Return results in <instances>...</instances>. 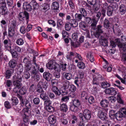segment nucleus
I'll use <instances>...</instances> for the list:
<instances>
[{
  "label": "nucleus",
  "instance_id": "nucleus-1",
  "mask_svg": "<svg viewBox=\"0 0 126 126\" xmlns=\"http://www.w3.org/2000/svg\"><path fill=\"white\" fill-rule=\"evenodd\" d=\"M22 75L21 74L17 73L13 77L14 80L13 82V84L14 86L13 91L15 93H17L19 89L22 86V84L21 82L22 80Z\"/></svg>",
  "mask_w": 126,
  "mask_h": 126
},
{
  "label": "nucleus",
  "instance_id": "nucleus-2",
  "mask_svg": "<svg viewBox=\"0 0 126 126\" xmlns=\"http://www.w3.org/2000/svg\"><path fill=\"white\" fill-rule=\"evenodd\" d=\"M115 117L117 120H119L123 117H126V109L125 108L120 109L118 112L115 114Z\"/></svg>",
  "mask_w": 126,
  "mask_h": 126
},
{
  "label": "nucleus",
  "instance_id": "nucleus-3",
  "mask_svg": "<svg viewBox=\"0 0 126 126\" xmlns=\"http://www.w3.org/2000/svg\"><path fill=\"white\" fill-rule=\"evenodd\" d=\"M23 63H25L24 71H28L31 69L32 65L31 62L26 57L24 58L23 60Z\"/></svg>",
  "mask_w": 126,
  "mask_h": 126
},
{
  "label": "nucleus",
  "instance_id": "nucleus-4",
  "mask_svg": "<svg viewBox=\"0 0 126 126\" xmlns=\"http://www.w3.org/2000/svg\"><path fill=\"white\" fill-rule=\"evenodd\" d=\"M103 31V26L100 25H98L96 29V32L95 34V37L96 38H98L100 34L102 33Z\"/></svg>",
  "mask_w": 126,
  "mask_h": 126
},
{
  "label": "nucleus",
  "instance_id": "nucleus-5",
  "mask_svg": "<svg viewBox=\"0 0 126 126\" xmlns=\"http://www.w3.org/2000/svg\"><path fill=\"white\" fill-rule=\"evenodd\" d=\"M25 17H26V19H28L29 18V14L26 12H20L18 16L19 20L21 21L23 20Z\"/></svg>",
  "mask_w": 126,
  "mask_h": 126
},
{
  "label": "nucleus",
  "instance_id": "nucleus-6",
  "mask_svg": "<svg viewBox=\"0 0 126 126\" xmlns=\"http://www.w3.org/2000/svg\"><path fill=\"white\" fill-rule=\"evenodd\" d=\"M105 93L106 94H110L115 95L117 94L118 91L116 89L113 88H109L105 89Z\"/></svg>",
  "mask_w": 126,
  "mask_h": 126
},
{
  "label": "nucleus",
  "instance_id": "nucleus-7",
  "mask_svg": "<svg viewBox=\"0 0 126 126\" xmlns=\"http://www.w3.org/2000/svg\"><path fill=\"white\" fill-rule=\"evenodd\" d=\"M118 12L119 14L122 15H124L126 12V6L124 4H121L119 5Z\"/></svg>",
  "mask_w": 126,
  "mask_h": 126
},
{
  "label": "nucleus",
  "instance_id": "nucleus-8",
  "mask_svg": "<svg viewBox=\"0 0 126 126\" xmlns=\"http://www.w3.org/2000/svg\"><path fill=\"white\" fill-rule=\"evenodd\" d=\"M97 116L102 120H106L107 118L106 114L104 112H103L100 109L98 110Z\"/></svg>",
  "mask_w": 126,
  "mask_h": 126
},
{
  "label": "nucleus",
  "instance_id": "nucleus-9",
  "mask_svg": "<svg viewBox=\"0 0 126 126\" xmlns=\"http://www.w3.org/2000/svg\"><path fill=\"white\" fill-rule=\"evenodd\" d=\"M83 117L85 120H89L91 117V114L90 111L87 109L85 110L83 112Z\"/></svg>",
  "mask_w": 126,
  "mask_h": 126
},
{
  "label": "nucleus",
  "instance_id": "nucleus-10",
  "mask_svg": "<svg viewBox=\"0 0 126 126\" xmlns=\"http://www.w3.org/2000/svg\"><path fill=\"white\" fill-rule=\"evenodd\" d=\"M75 52H70L67 55L66 57L68 61H71L73 60L75 57Z\"/></svg>",
  "mask_w": 126,
  "mask_h": 126
},
{
  "label": "nucleus",
  "instance_id": "nucleus-11",
  "mask_svg": "<svg viewBox=\"0 0 126 126\" xmlns=\"http://www.w3.org/2000/svg\"><path fill=\"white\" fill-rule=\"evenodd\" d=\"M56 64L54 62L50 60L46 64V66L49 69H52L55 67Z\"/></svg>",
  "mask_w": 126,
  "mask_h": 126
},
{
  "label": "nucleus",
  "instance_id": "nucleus-12",
  "mask_svg": "<svg viewBox=\"0 0 126 126\" xmlns=\"http://www.w3.org/2000/svg\"><path fill=\"white\" fill-rule=\"evenodd\" d=\"M48 119L49 123L52 125L54 124L56 122V117L53 115H51L49 116L48 117Z\"/></svg>",
  "mask_w": 126,
  "mask_h": 126
},
{
  "label": "nucleus",
  "instance_id": "nucleus-13",
  "mask_svg": "<svg viewBox=\"0 0 126 126\" xmlns=\"http://www.w3.org/2000/svg\"><path fill=\"white\" fill-rule=\"evenodd\" d=\"M52 90L56 95L59 96L61 94V91H59L58 88L56 86H53Z\"/></svg>",
  "mask_w": 126,
  "mask_h": 126
},
{
  "label": "nucleus",
  "instance_id": "nucleus-14",
  "mask_svg": "<svg viewBox=\"0 0 126 126\" xmlns=\"http://www.w3.org/2000/svg\"><path fill=\"white\" fill-rule=\"evenodd\" d=\"M69 22L71 26L73 27H76L78 25V22L74 19L70 20Z\"/></svg>",
  "mask_w": 126,
  "mask_h": 126
},
{
  "label": "nucleus",
  "instance_id": "nucleus-15",
  "mask_svg": "<svg viewBox=\"0 0 126 126\" xmlns=\"http://www.w3.org/2000/svg\"><path fill=\"white\" fill-rule=\"evenodd\" d=\"M23 7L24 9L28 11H31L32 10L31 4L30 3H25L23 4Z\"/></svg>",
  "mask_w": 126,
  "mask_h": 126
},
{
  "label": "nucleus",
  "instance_id": "nucleus-16",
  "mask_svg": "<svg viewBox=\"0 0 126 126\" xmlns=\"http://www.w3.org/2000/svg\"><path fill=\"white\" fill-rule=\"evenodd\" d=\"M60 110L63 112H66L68 110V107L65 104H60Z\"/></svg>",
  "mask_w": 126,
  "mask_h": 126
},
{
  "label": "nucleus",
  "instance_id": "nucleus-17",
  "mask_svg": "<svg viewBox=\"0 0 126 126\" xmlns=\"http://www.w3.org/2000/svg\"><path fill=\"white\" fill-rule=\"evenodd\" d=\"M13 69H10L6 71L5 73V77L6 79H8L10 78L11 74L14 72Z\"/></svg>",
  "mask_w": 126,
  "mask_h": 126
},
{
  "label": "nucleus",
  "instance_id": "nucleus-18",
  "mask_svg": "<svg viewBox=\"0 0 126 126\" xmlns=\"http://www.w3.org/2000/svg\"><path fill=\"white\" fill-rule=\"evenodd\" d=\"M57 28L59 29L60 28H62L64 25L63 20L59 19H58L57 22Z\"/></svg>",
  "mask_w": 126,
  "mask_h": 126
},
{
  "label": "nucleus",
  "instance_id": "nucleus-19",
  "mask_svg": "<svg viewBox=\"0 0 126 126\" xmlns=\"http://www.w3.org/2000/svg\"><path fill=\"white\" fill-rule=\"evenodd\" d=\"M43 76L44 78L47 81H49L51 78V75L48 72H44L43 74Z\"/></svg>",
  "mask_w": 126,
  "mask_h": 126
},
{
  "label": "nucleus",
  "instance_id": "nucleus-20",
  "mask_svg": "<svg viewBox=\"0 0 126 126\" xmlns=\"http://www.w3.org/2000/svg\"><path fill=\"white\" fill-rule=\"evenodd\" d=\"M41 82H39L37 85V91L39 93H44V91L42 88L41 86L42 83Z\"/></svg>",
  "mask_w": 126,
  "mask_h": 126
},
{
  "label": "nucleus",
  "instance_id": "nucleus-21",
  "mask_svg": "<svg viewBox=\"0 0 126 126\" xmlns=\"http://www.w3.org/2000/svg\"><path fill=\"white\" fill-rule=\"evenodd\" d=\"M75 19L78 21H82L83 18V16L81 14L76 13L75 15Z\"/></svg>",
  "mask_w": 126,
  "mask_h": 126
},
{
  "label": "nucleus",
  "instance_id": "nucleus-22",
  "mask_svg": "<svg viewBox=\"0 0 126 126\" xmlns=\"http://www.w3.org/2000/svg\"><path fill=\"white\" fill-rule=\"evenodd\" d=\"M112 3L109 5V6L114 11L117 10L118 8V5L116 2H113Z\"/></svg>",
  "mask_w": 126,
  "mask_h": 126
},
{
  "label": "nucleus",
  "instance_id": "nucleus-23",
  "mask_svg": "<svg viewBox=\"0 0 126 126\" xmlns=\"http://www.w3.org/2000/svg\"><path fill=\"white\" fill-rule=\"evenodd\" d=\"M100 104L102 107H106L108 106L109 102L107 100L104 99L101 101Z\"/></svg>",
  "mask_w": 126,
  "mask_h": 126
},
{
  "label": "nucleus",
  "instance_id": "nucleus-24",
  "mask_svg": "<svg viewBox=\"0 0 126 126\" xmlns=\"http://www.w3.org/2000/svg\"><path fill=\"white\" fill-rule=\"evenodd\" d=\"M79 28L82 30L85 31L86 30H87L86 29L87 26L84 22H80L79 24Z\"/></svg>",
  "mask_w": 126,
  "mask_h": 126
},
{
  "label": "nucleus",
  "instance_id": "nucleus-25",
  "mask_svg": "<svg viewBox=\"0 0 126 126\" xmlns=\"http://www.w3.org/2000/svg\"><path fill=\"white\" fill-rule=\"evenodd\" d=\"M22 112L24 115L27 117L31 115V112L29 109L24 108L22 110Z\"/></svg>",
  "mask_w": 126,
  "mask_h": 126
},
{
  "label": "nucleus",
  "instance_id": "nucleus-26",
  "mask_svg": "<svg viewBox=\"0 0 126 126\" xmlns=\"http://www.w3.org/2000/svg\"><path fill=\"white\" fill-rule=\"evenodd\" d=\"M16 61L13 59L10 61L9 63V65L10 67L13 68L16 66Z\"/></svg>",
  "mask_w": 126,
  "mask_h": 126
},
{
  "label": "nucleus",
  "instance_id": "nucleus-27",
  "mask_svg": "<svg viewBox=\"0 0 126 126\" xmlns=\"http://www.w3.org/2000/svg\"><path fill=\"white\" fill-rule=\"evenodd\" d=\"M52 7L54 10H58L59 7V3L57 2H54L52 3Z\"/></svg>",
  "mask_w": 126,
  "mask_h": 126
},
{
  "label": "nucleus",
  "instance_id": "nucleus-28",
  "mask_svg": "<svg viewBox=\"0 0 126 126\" xmlns=\"http://www.w3.org/2000/svg\"><path fill=\"white\" fill-rule=\"evenodd\" d=\"M72 103L73 106L78 107L81 105L80 101L77 99H74Z\"/></svg>",
  "mask_w": 126,
  "mask_h": 126
},
{
  "label": "nucleus",
  "instance_id": "nucleus-29",
  "mask_svg": "<svg viewBox=\"0 0 126 126\" xmlns=\"http://www.w3.org/2000/svg\"><path fill=\"white\" fill-rule=\"evenodd\" d=\"M63 75L66 79L69 80L72 78V75L70 73H63Z\"/></svg>",
  "mask_w": 126,
  "mask_h": 126
},
{
  "label": "nucleus",
  "instance_id": "nucleus-30",
  "mask_svg": "<svg viewBox=\"0 0 126 126\" xmlns=\"http://www.w3.org/2000/svg\"><path fill=\"white\" fill-rule=\"evenodd\" d=\"M42 9L44 11L48 10L50 8V5L49 4L47 3H44L42 5Z\"/></svg>",
  "mask_w": 126,
  "mask_h": 126
},
{
  "label": "nucleus",
  "instance_id": "nucleus-31",
  "mask_svg": "<svg viewBox=\"0 0 126 126\" xmlns=\"http://www.w3.org/2000/svg\"><path fill=\"white\" fill-rule=\"evenodd\" d=\"M111 24L110 22L107 19H105L104 22V26L107 29H108L110 27V25Z\"/></svg>",
  "mask_w": 126,
  "mask_h": 126
},
{
  "label": "nucleus",
  "instance_id": "nucleus-32",
  "mask_svg": "<svg viewBox=\"0 0 126 126\" xmlns=\"http://www.w3.org/2000/svg\"><path fill=\"white\" fill-rule=\"evenodd\" d=\"M110 86V83L106 81L103 82L101 83V86L102 88H106L109 87Z\"/></svg>",
  "mask_w": 126,
  "mask_h": 126
},
{
  "label": "nucleus",
  "instance_id": "nucleus-33",
  "mask_svg": "<svg viewBox=\"0 0 126 126\" xmlns=\"http://www.w3.org/2000/svg\"><path fill=\"white\" fill-rule=\"evenodd\" d=\"M117 102L118 103L121 104H124V101L121 98V94L119 93L117 94Z\"/></svg>",
  "mask_w": 126,
  "mask_h": 126
},
{
  "label": "nucleus",
  "instance_id": "nucleus-34",
  "mask_svg": "<svg viewBox=\"0 0 126 126\" xmlns=\"http://www.w3.org/2000/svg\"><path fill=\"white\" fill-rule=\"evenodd\" d=\"M0 9L2 15H4L7 14L8 10L6 6L0 7Z\"/></svg>",
  "mask_w": 126,
  "mask_h": 126
},
{
  "label": "nucleus",
  "instance_id": "nucleus-35",
  "mask_svg": "<svg viewBox=\"0 0 126 126\" xmlns=\"http://www.w3.org/2000/svg\"><path fill=\"white\" fill-rule=\"evenodd\" d=\"M15 34V31L14 29L12 27H10L8 29L9 35L10 37L13 36Z\"/></svg>",
  "mask_w": 126,
  "mask_h": 126
},
{
  "label": "nucleus",
  "instance_id": "nucleus-36",
  "mask_svg": "<svg viewBox=\"0 0 126 126\" xmlns=\"http://www.w3.org/2000/svg\"><path fill=\"white\" fill-rule=\"evenodd\" d=\"M113 31H116L119 33L121 32V30L119 27V26L117 24L114 25L113 27Z\"/></svg>",
  "mask_w": 126,
  "mask_h": 126
},
{
  "label": "nucleus",
  "instance_id": "nucleus-37",
  "mask_svg": "<svg viewBox=\"0 0 126 126\" xmlns=\"http://www.w3.org/2000/svg\"><path fill=\"white\" fill-rule=\"evenodd\" d=\"M30 4L33 6L34 9L37 8L38 6V4L35 0H32L30 2Z\"/></svg>",
  "mask_w": 126,
  "mask_h": 126
},
{
  "label": "nucleus",
  "instance_id": "nucleus-38",
  "mask_svg": "<svg viewBox=\"0 0 126 126\" xmlns=\"http://www.w3.org/2000/svg\"><path fill=\"white\" fill-rule=\"evenodd\" d=\"M114 11L112 9L111 7H109L107 9V15L109 16H110L112 15L113 13V12Z\"/></svg>",
  "mask_w": 126,
  "mask_h": 126
},
{
  "label": "nucleus",
  "instance_id": "nucleus-39",
  "mask_svg": "<svg viewBox=\"0 0 126 126\" xmlns=\"http://www.w3.org/2000/svg\"><path fill=\"white\" fill-rule=\"evenodd\" d=\"M70 109L71 111L75 112H76L79 111V109L78 107L74 106H72L70 107Z\"/></svg>",
  "mask_w": 126,
  "mask_h": 126
},
{
  "label": "nucleus",
  "instance_id": "nucleus-40",
  "mask_svg": "<svg viewBox=\"0 0 126 126\" xmlns=\"http://www.w3.org/2000/svg\"><path fill=\"white\" fill-rule=\"evenodd\" d=\"M77 66L79 68L83 69L85 67V65L83 62H79L77 64Z\"/></svg>",
  "mask_w": 126,
  "mask_h": 126
},
{
  "label": "nucleus",
  "instance_id": "nucleus-41",
  "mask_svg": "<svg viewBox=\"0 0 126 126\" xmlns=\"http://www.w3.org/2000/svg\"><path fill=\"white\" fill-rule=\"evenodd\" d=\"M27 90L25 87H23L19 91V94L21 95H24L26 94L27 92Z\"/></svg>",
  "mask_w": 126,
  "mask_h": 126
},
{
  "label": "nucleus",
  "instance_id": "nucleus-42",
  "mask_svg": "<svg viewBox=\"0 0 126 126\" xmlns=\"http://www.w3.org/2000/svg\"><path fill=\"white\" fill-rule=\"evenodd\" d=\"M23 70V67L22 65L20 64L18 66L17 73L21 74Z\"/></svg>",
  "mask_w": 126,
  "mask_h": 126
},
{
  "label": "nucleus",
  "instance_id": "nucleus-43",
  "mask_svg": "<svg viewBox=\"0 0 126 126\" xmlns=\"http://www.w3.org/2000/svg\"><path fill=\"white\" fill-rule=\"evenodd\" d=\"M115 42L119 48H122L123 47V44L121 43L120 40L118 39H117L115 40Z\"/></svg>",
  "mask_w": 126,
  "mask_h": 126
},
{
  "label": "nucleus",
  "instance_id": "nucleus-44",
  "mask_svg": "<svg viewBox=\"0 0 126 126\" xmlns=\"http://www.w3.org/2000/svg\"><path fill=\"white\" fill-rule=\"evenodd\" d=\"M11 100L13 104L14 105H16L18 103V100L16 97H13L11 98Z\"/></svg>",
  "mask_w": 126,
  "mask_h": 126
},
{
  "label": "nucleus",
  "instance_id": "nucleus-45",
  "mask_svg": "<svg viewBox=\"0 0 126 126\" xmlns=\"http://www.w3.org/2000/svg\"><path fill=\"white\" fill-rule=\"evenodd\" d=\"M92 22L91 26L94 29L96 26L97 22L95 19H93Z\"/></svg>",
  "mask_w": 126,
  "mask_h": 126
},
{
  "label": "nucleus",
  "instance_id": "nucleus-46",
  "mask_svg": "<svg viewBox=\"0 0 126 126\" xmlns=\"http://www.w3.org/2000/svg\"><path fill=\"white\" fill-rule=\"evenodd\" d=\"M10 52L12 55V57L14 58H17L18 56V54L16 51L13 50H11Z\"/></svg>",
  "mask_w": 126,
  "mask_h": 126
},
{
  "label": "nucleus",
  "instance_id": "nucleus-47",
  "mask_svg": "<svg viewBox=\"0 0 126 126\" xmlns=\"http://www.w3.org/2000/svg\"><path fill=\"white\" fill-rule=\"evenodd\" d=\"M47 94L49 97L51 99H55V96L54 94L52 92L49 91H47Z\"/></svg>",
  "mask_w": 126,
  "mask_h": 126
},
{
  "label": "nucleus",
  "instance_id": "nucleus-48",
  "mask_svg": "<svg viewBox=\"0 0 126 126\" xmlns=\"http://www.w3.org/2000/svg\"><path fill=\"white\" fill-rule=\"evenodd\" d=\"M69 90L72 92H74L76 90V88L73 85H70Z\"/></svg>",
  "mask_w": 126,
  "mask_h": 126
},
{
  "label": "nucleus",
  "instance_id": "nucleus-49",
  "mask_svg": "<svg viewBox=\"0 0 126 126\" xmlns=\"http://www.w3.org/2000/svg\"><path fill=\"white\" fill-rule=\"evenodd\" d=\"M79 43L78 41H75V42L71 41V45L74 47H78L79 45Z\"/></svg>",
  "mask_w": 126,
  "mask_h": 126
},
{
  "label": "nucleus",
  "instance_id": "nucleus-50",
  "mask_svg": "<svg viewBox=\"0 0 126 126\" xmlns=\"http://www.w3.org/2000/svg\"><path fill=\"white\" fill-rule=\"evenodd\" d=\"M79 11L81 14L83 16V17H85V16L86 13V12L85 9L83 8H80Z\"/></svg>",
  "mask_w": 126,
  "mask_h": 126
},
{
  "label": "nucleus",
  "instance_id": "nucleus-51",
  "mask_svg": "<svg viewBox=\"0 0 126 126\" xmlns=\"http://www.w3.org/2000/svg\"><path fill=\"white\" fill-rule=\"evenodd\" d=\"M68 3L71 9L73 10L75 9V6L72 0H69L68 1Z\"/></svg>",
  "mask_w": 126,
  "mask_h": 126
},
{
  "label": "nucleus",
  "instance_id": "nucleus-52",
  "mask_svg": "<svg viewBox=\"0 0 126 126\" xmlns=\"http://www.w3.org/2000/svg\"><path fill=\"white\" fill-rule=\"evenodd\" d=\"M16 43L18 45H22L24 43V41L22 39H18L17 40Z\"/></svg>",
  "mask_w": 126,
  "mask_h": 126
},
{
  "label": "nucleus",
  "instance_id": "nucleus-53",
  "mask_svg": "<svg viewBox=\"0 0 126 126\" xmlns=\"http://www.w3.org/2000/svg\"><path fill=\"white\" fill-rule=\"evenodd\" d=\"M36 86L33 84H32L30 87L29 91V92L32 93L34 92L35 90Z\"/></svg>",
  "mask_w": 126,
  "mask_h": 126
},
{
  "label": "nucleus",
  "instance_id": "nucleus-54",
  "mask_svg": "<svg viewBox=\"0 0 126 126\" xmlns=\"http://www.w3.org/2000/svg\"><path fill=\"white\" fill-rule=\"evenodd\" d=\"M51 104V102L49 98H48L45 100L44 102L45 105L46 106H47Z\"/></svg>",
  "mask_w": 126,
  "mask_h": 126
},
{
  "label": "nucleus",
  "instance_id": "nucleus-55",
  "mask_svg": "<svg viewBox=\"0 0 126 126\" xmlns=\"http://www.w3.org/2000/svg\"><path fill=\"white\" fill-rule=\"evenodd\" d=\"M88 3L91 5H94L96 4V0H87Z\"/></svg>",
  "mask_w": 126,
  "mask_h": 126
},
{
  "label": "nucleus",
  "instance_id": "nucleus-56",
  "mask_svg": "<svg viewBox=\"0 0 126 126\" xmlns=\"http://www.w3.org/2000/svg\"><path fill=\"white\" fill-rule=\"evenodd\" d=\"M39 82H41L42 83L41 86L43 88H46L47 87L48 84L46 81H41Z\"/></svg>",
  "mask_w": 126,
  "mask_h": 126
},
{
  "label": "nucleus",
  "instance_id": "nucleus-57",
  "mask_svg": "<svg viewBox=\"0 0 126 126\" xmlns=\"http://www.w3.org/2000/svg\"><path fill=\"white\" fill-rule=\"evenodd\" d=\"M84 20L85 22L87 23H90L92 22V20L89 17H84Z\"/></svg>",
  "mask_w": 126,
  "mask_h": 126
},
{
  "label": "nucleus",
  "instance_id": "nucleus-58",
  "mask_svg": "<svg viewBox=\"0 0 126 126\" xmlns=\"http://www.w3.org/2000/svg\"><path fill=\"white\" fill-rule=\"evenodd\" d=\"M111 122L110 120H107L104 123L103 125L101 126H111Z\"/></svg>",
  "mask_w": 126,
  "mask_h": 126
},
{
  "label": "nucleus",
  "instance_id": "nucleus-59",
  "mask_svg": "<svg viewBox=\"0 0 126 126\" xmlns=\"http://www.w3.org/2000/svg\"><path fill=\"white\" fill-rule=\"evenodd\" d=\"M40 98L44 100H46L48 98V97L46 95V94L44 93H42L40 94Z\"/></svg>",
  "mask_w": 126,
  "mask_h": 126
},
{
  "label": "nucleus",
  "instance_id": "nucleus-60",
  "mask_svg": "<svg viewBox=\"0 0 126 126\" xmlns=\"http://www.w3.org/2000/svg\"><path fill=\"white\" fill-rule=\"evenodd\" d=\"M20 32L23 34H24L27 32L25 27L23 26L20 27Z\"/></svg>",
  "mask_w": 126,
  "mask_h": 126
},
{
  "label": "nucleus",
  "instance_id": "nucleus-61",
  "mask_svg": "<svg viewBox=\"0 0 126 126\" xmlns=\"http://www.w3.org/2000/svg\"><path fill=\"white\" fill-rule=\"evenodd\" d=\"M115 112L113 110H111L110 111L109 115L111 118H113L114 116L115 117Z\"/></svg>",
  "mask_w": 126,
  "mask_h": 126
},
{
  "label": "nucleus",
  "instance_id": "nucleus-62",
  "mask_svg": "<svg viewBox=\"0 0 126 126\" xmlns=\"http://www.w3.org/2000/svg\"><path fill=\"white\" fill-rule=\"evenodd\" d=\"M94 77L98 81L99 80H102L103 79L102 76L100 74H97L96 76Z\"/></svg>",
  "mask_w": 126,
  "mask_h": 126
},
{
  "label": "nucleus",
  "instance_id": "nucleus-63",
  "mask_svg": "<svg viewBox=\"0 0 126 126\" xmlns=\"http://www.w3.org/2000/svg\"><path fill=\"white\" fill-rule=\"evenodd\" d=\"M109 100L112 103H114L116 100V98L114 96H110L108 97Z\"/></svg>",
  "mask_w": 126,
  "mask_h": 126
},
{
  "label": "nucleus",
  "instance_id": "nucleus-64",
  "mask_svg": "<svg viewBox=\"0 0 126 126\" xmlns=\"http://www.w3.org/2000/svg\"><path fill=\"white\" fill-rule=\"evenodd\" d=\"M33 101L35 104L38 105L39 103L40 100L39 98L36 97L33 99Z\"/></svg>",
  "mask_w": 126,
  "mask_h": 126
}]
</instances>
